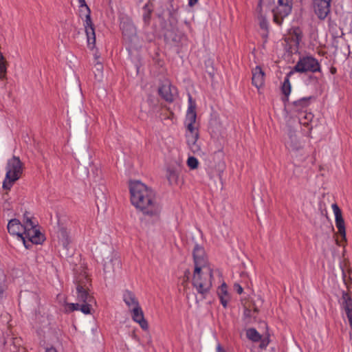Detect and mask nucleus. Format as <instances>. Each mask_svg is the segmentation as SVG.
I'll list each match as a JSON object with an SVG mask.
<instances>
[{
    "label": "nucleus",
    "instance_id": "2eb2a0df",
    "mask_svg": "<svg viewBox=\"0 0 352 352\" xmlns=\"http://www.w3.org/2000/svg\"><path fill=\"white\" fill-rule=\"evenodd\" d=\"M288 138L285 141L286 147L291 151L296 152L302 148V144L298 140L296 131L289 128L287 131Z\"/></svg>",
    "mask_w": 352,
    "mask_h": 352
},
{
    "label": "nucleus",
    "instance_id": "aec40b11",
    "mask_svg": "<svg viewBox=\"0 0 352 352\" xmlns=\"http://www.w3.org/2000/svg\"><path fill=\"white\" fill-rule=\"evenodd\" d=\"M121 29L124 36L129 40L133 41L136 39V30L134 25L131 23H122Z\"/></svg>",
    "mask_w": 352,
    "mask_h": 352
},
{
    "label": "nucleus",
    "instance_id": "a211bd4d",
    "mask_svg": "<svg viewBox=\"0 0 352 352\" xmlns=\"http://www.w3.org/2000/svg\"><path fill=\"white\" fill-rule=\"evenodd\" d=\"M122 299L129 311L140 305L135 294L129 290L124 291Z\"/></svg>",
    "mask_w": 352,
    "mask_h": 352
},
{
    "label": "nucleus",
    "instance_id": "473e14b6",
    "mask_svg": "<svg viewBox=\"0 0 352 352\" xmlns=\"http://www.w3.org/2000/svg\"><path fill=\"white\" fill-rule=\"evenodd\" d=\"M176 177L174 171L170 170L169 172V175L168 176V180L170 181L172 178H175Z\"/></svg>",
    "mask_w": 352,
    "mask_h": 352
},
{
    "label": "nucleus",
    "instance_id": "39448f33",
    "mask_svg": "<svg viewBox=\"0 0 352 352\" xmlns=\"http://www.w3.org/2000/svg\"><path fill=\"white\" fill-rule=\"evenodd\" d=\"M25 228L23 235L30 248L32 243H41L43 241V235L37 228L36 224L28 216V214H25Z\"/></svg>",
    "mask_w": 352,
    "mask_h": 352
},
{
    "label": "nucleus",
    "instance_id": "bb28decb",
    "mask_svg": "<svg viewBox=\"0 0 352 352\" xmlns=\"http://www.w3.org/2000/svg\"><path fill=\"white\" fill-rule=\"evenodd\" d=\"M309 100V98H302L298 100L294 101L293 104L296 111H301L308 106Z\"/></svg>",
    "mask_w": 352,
    "mask_h": 352
},
{
    "label": "nucleus",
    "instance_id": "58836bf2",
    "mask_svg": "<svg viewBox=\"0 0 352 352\" xmlns=\"http://www.w3.org/2000/svg\"><path fill=\"white\" fill-rule=\"evenodd\" d=\"M126 50H128L129 53H131V49L127 47Z\"/></svg>",
    "mask_w": 352,
    "mask_h": 352
},
{
    "label": "nucleus",
    "instance_id": "393cba45",
    "mask_svg": "<svg viewBox=\"0 0 352 352\" xmlns=\"http://www.w3.org/2000/svg\"><path fill=\"white\" fill-rule=\"evenodd\" d=\"M246 336L250 340L254 342H257L261 340V334L254 328L247 329Z\"/></svg>",
    "mask_w": 352,
    "mask_h": 352
},
{
    "label": "nucleus",
    "instance_id": "cd10ccee",
    "mask_svg": "<svg viewBox=\"0 0 352 352\" xmlns=\"http://www.w3.org/2000/svg\"><path fill=\"white\" fill-rule=\"evenodd\" d=\"M94 190L97 199H100L101 201H102V200H105L106 195L104 192L106 190V188L104 186H98L95 188Z\"/></svg>",
    "mask_w": 352,
    "mask_h": 352
},
{
    "label": "nucleus",
    "instance_id": "6e6552de",
    "mask_svg": "<svg viewBox=\"0 0 352 352\" xmlns=\"http://www.w3.org/2000/svg\"><path fill=\"white\" fill-rule=\"evenodd\" d=\"M292 5L289 0H277L276 7L272 10L274 21L278 25L292 12Z\"/></svg>",
    "mask_w": 352,
    "mask_h": 352
},
{
    "label": "nucleus",
    "instance_id": "7c9ffc66",
    "mask_svg": "<svg viewBox=\"0 0 352 352\" xmlns=\"http://www.w3.org/2000/svg\"><path fill=\"white\" fill-rule=\"evenodd\" d=\"M260 27L263 30H267L268 28L267 21L263 17H261L260 19Z\"/></svg>",
    "mask_w": 352,
    "mask_h": 352
},
{
    "label": "nucleus",
    "instance_id": "20e7f679",
    "mask_svg": "<svg viewBox=\"0 0 352 352\" xmlns=\"http://www.w3.org/2000/svg\"><path fill=\"white\" fill-rule=\"evenodd\" d=\"M6 170V173L3 182V188L9 190L13 184L20 178L23 173V166L19 157L13 156L11 159H9Z\"/></svg>",
    "mask_w": 352,
    "mask_h": 352
},
{
    "label": "nucleus",
    "instance_id": "72a5a7b5",
    "mask_svg": "<svg viewBox=\"0 0 352 352\" xmlns=\"http://www.w3.org/2000/svg\"><path fill=\"white\" fill-rule=\"evenodd\" d=\"M188 5L190 7L194 6L198 2V0H188Z\"/></svg>",
    "mask_w": 352,
    "mask_h": 352
},
{
    "label": "nucleus",
    "instance_id": "6ab92c4d",
    "mask_svg": "<svg viewBox=\"0 0 352 352\" xmlns=\"http://www.w3.org/2000/svg\"><path fill=\"white\" fill-rule=\"evenodd\" d=\"M104 252L102 254V261L104 262V270L106 272L110 271V267L109 265L112 263L113 262H117L118 264H119L118 261L116 259H114L113 255V249L110 247H108L107 245L104 246Z\"/></svg>",
    "mask_w": 352,
    "mask_h": 352
},
{
    "label": "nucleus",
    "instance_id": "4be33fe9",
    "mask_svg": "<svg viewBox=\"0 0 352 352\" xmlns=\"http://www.w3.org/2000/svg\"><path fill=\"white\" fill-rule=\"evenodd\" d=\"M67 309L70 311H80L85 314H91V307L89 304L67 303L66 305Z\"/></svg>",
    "mask_w": 352,
    "mask_h": 352
},
{
    "label": "nucleus",
    "instance_id": "ddd939ff",
    "mask_svg": "<svg viewBox=\"0 0 352 352\" xmlns=\"http://www.w3.org/2000/svg\"><path fill=\"white\" fill-rule=\"evenodd\" d=\"M331 208L335 216L336 226L338 228V232L343 239H346L345 225L341 210L336 204H332Z\"/></svg>",
    "mask_w": 352,
    "mask_h": 352
},
{
    "label": "nucleus",
    "instance_id": "423d86ee",
    "mask_svg": "<svg viewBox=\"0 0 352 352\" xmlns=\"http://www.w3.org/2000/svg\"><path fill=\"white\" fill-rule=\"evenodd\" d=\"M296 72L299 73L320 72V64L311 56H306L299 58L294 67Z\"/></svg>",
    "mask_w": 352,
    "mask_h": 352
},
{
    "label": "nucleus",
    "instance_id": "f03ea898",
    "mask_svg": "<svg viewBox=\"0 0 352 352\" xmlns=\"http://www.w3.org/2000/svg\"><path fill=\"white\" fill-rule=\"evenodd\" d=\"M196 105L192 102L190 95H188V107L186 111L185 118V126L186 127V139L189 149L197 155H204V152L201 148L200 144L198 142L199 131L198 128L195 126L197 120V113L195 111Z\"/></svg>",
    "mask_w": 352,
    "mask_h": 352
},
{
    "label": "nucleus",
    "instance_id": "0eeeda50",
    "mask_svg": "<svg viewBox=\"0 0 352 352\" xmlns=\"http://www.w3.org/2000/svg\"><path fill=\"white\" fill-rule=\"evenodd\" d=\"M78 4L80 8V12H82L85 11L84 27L87 35V42L89 45H94L96 42V34L94 24L91 19L90 9L86 4L85 0H78Z\"/></svg>",
    "mask_w": 352,
    "mask_h": 352
},
{
    "label": "nucleus",
    "instance_id": "1a4fd4ad",
    "mask_svg": "<svg viewBox=\"0 0 352 352\" xmlns=\"http://www.w3.org/2000/svg\"><path fill=\"white\" fill-rule=\"evenodd\" d=\"M76 285V299L79 302L83 304H89L94 302V298L88 292L89 280L85 277L82 280L76 278L75 280Z\"/></svg>",
    "mask_w": 352,
    "mask_h": 352
},
{
    "label": "nucleus",
    "instance_id": "4468645a",
    "mask_svg": "<svg viewBox=\"0 0 352 352\" xmlns=\"http://www.w3.org/2000/svg\"><path fill=\"white\" fill-rule=\"evenodd\" d=\"M132 320L138 323L143 330H148V324L147 320L144 318V314L141 306L134 307L129 310Z\"/></svg>",
    "mask_w": 352,
    "mask_h": 352
},
{
    "label": "nucleus",
    "instance_id": "9d476101",
    "mask_svg": "<svg viewBox=\"0 0 352 352\" xmlns=\"http://www.w3.org/2000/svg\"><path fill=\"white\" fill-rule=\"evenodd\" d=\"M25 219L24 218L23 224H21L16 219H11L8 223V230L10 234L16 235L18 240L24 245L26 249H28L29 245H27V241L25 240L23 235L25 228Z\"/></svg>",
    "mask_w": 352,
    "mask_h": 352
},
{
    "label": "nucleus",
    "instance_id": "f8f14e48",
    "mask_svg": "<svg viewBox=\"0 0 352 352\" xmlns=\"http://www.w3.org/2000/svg\"><path fill=\"white\" fill-rule=\"evenodd\" d=\"M331 0H313L316 14L320 19H324L330 12Z\"/></svg>",
    "mask_w": 352,
    "mask_h": 352
},
{
    "label": "nucleus",
    "instance_id": "4c0bfd02",
    "mask_svg": "<svg viewBox=\"0 0 352 352\" xmlns=\"http://www.w3.org/2000/svg\"><path fill=\"white\" fill-rule=\"evenodd\" d=\"M267 344H267H265V343H263V344H261V347H264V346H265Z\"/></svg>",
    "mask_w": 352,
    "mask_h": 352
},
{
    "label": "nucleus",
    "instance_id": "f257e3e1",
    "mask_svg": "<svg viewBox=\"0 0 352 352\" xmlns=\"http://www.w3.org/2000/svg\"><path fill=\"white\" fill-rule=\"evenodd\" d=\"M131 204L144 214L149 216H157L161 207L156 199L155 191L138 180L129 184Z\"/></svg>",
    "mask_w": 352,
    "mask_h": 352
},
{
    "label": "nucleus",
    "instance_id": "c756f323",
    "mask_svg": "<svg viewBox=\"0 0 352 352\" xmlns=\"http://www.w3.org/2000/svg\"><path fill=\"white\" fill-rule=\"evenodd\" d=\"M6 72V66L4 58L0 60V79L3 78Z\"/></svg>",
    "mask_w": 352,
    "mask_h": 352
},
{
    "label": "nucleus",
    "instance_id": "412c9836",
    "mask_svg": "<svg viewBox=\"0 0 352 352\" xmlns=\"http://www.w3.org/2000/svg\"><path fill=\"white\" fill-rule=\"evenodd\" d=\"M57 237L58 239V243L62 245L65 249H68L70 243V238L69 233L66 229L61 228L58 230L57 233Z\"/></svg>",
    "mask_w": 352,
    "mask_h": 352
},
{
    "label": "nucleus",
    "instance_id": "dca6fc26",
    "mask_svg": "<svg viewBox=\"0 0 352 352\" xmlns=\"http://www.w3.org/2000/svg\"><path fill=\"white\" fill-rule=\"evenodd\" d=\"M159 93L166 101L172 102L177 94V90L175 87L169 84H166L160 87Z\"/></svg>",
    "mask_w": 352,
    "mask_h": 352
},
{
    "label": "nucleus",
    "instance_id": "f3484780",
    "mask_svg": "<svg viewBox=\"0 0 352 352\" xmlns=\"http://www.w3.org/2000/svg\"><path fill=\"white\" fill-rule=\"evenodd\" d=\"M252 84L256 88L261 87L265 82V73L260 66H256L252 69Z\"/></svg>",
    "mask_w": 352,
    "mask_h": 352
},
{
    "label": "nucleus",
    "instance_id": "e433bc0d",
    "mask_svg": "<svg viewBox=\"0 0 352 352\" xmlns=\"http://www.w3.org/2000/svg\"><path fill=\"white\" fill-rule=\"evenodd\" d=\"M3 59L2 54L0 52V60Z\"/></svg>",
    "mask_w": 352,
    "mask_h": 352
},
{
    "label": "nucleus",
    "instance_id": "2f4dec72",
    "mask_svg": "<svg viewBox=\"0 0 352 352\" xmlns=\"http://www.w3.org/2000/svg\"><path fill=\"white\" fill-rule=\"evenodd\" d=\"M234 288L236 289L238 294H242L243 289L239 284H235Z\"/></svg>",
    "mask_w": 352,
    "mask_h": 352
},
{
    "label": "nucleus",
    "instance_id": "c9c22d12",
    "mask_svg": "<svg viewBox=\"0 0 352 352\" xmlns=\"http://www.w3.org/2000/svg\"><path fill=\"white\" fill-rule=\"evenodd\" d=\"M217 352H226L223 348L221 347V346L220 344H218L217 346Z\"/></svg>",
    "mask_w": 352,
    "mask_h": 352
},
{
    "label": "nucleus",
    "instance_id": "5701e85b",
    "mask_svg": "<svg viewBox=\"0 0 352 352\" xmlns=\"http://www.w3.org/2000/svg\"><path fill=\"white\" fill-rule=\"evenodd\" d=\"M218 296L223 307H226L230 300V295L228 292V287L225 283H222L218 290Z\"/></svg>",
    "mask_w": 352,
    "mask_h": 352
},
{
    "label": "nucleus",
    "instance_id": "9b49d317",
    "mask_svg": "<svg viewBox=\"0 0 352 352\" xmlns=\"http://www.w3.org/2000/svg\"><path fill=\"white\" fill-rule=\"evenodd\" d=\"M193 258L195 262V269L199 268L200 270L206 269L207 260L206 257L205 250L203 247L196 244L193 249Z\"/></svg>",
    "mask_w": 352,
    "mask_h": 352
},
{
    "label": "nucleus",
    "instance_id": "b1692460",
    "mask_svg": "<svg viewBox=\"0 0 352 352\" xmlns=\"http://www.w3.org/2000/svg\"><path fill=\"white\" fill-rule=\"evenodd\" d=\"M96 63L94 65V74L95 78L98 81H101L103 78V65L98 60V57L95 56Z\"/></svg>",
    "mask_w": 352,
    "mask_h": 352
},
{
    "label": "nucleus",
    "instance_id": "a878e982",
    "mask_svg": "<svg viewBox=\"0 0 352 352\" xmlns=\"http://www.w3.org/2000/svg\"><path fill=\"white\" fill-rule=\"evenodd\" d=\"M281 89L285 96L284 100H288V97L291 93V83L288 76L284 79Z\"/></svg>",
    "mask_w": 352,
    "mask_h": 352
},
{
    "label": "nucleus",
    "instance_id": "7ed1b4c3",
    "mask_svg": "<svg viewBox=\"0 0 352 352\" xmlns=\"http://www.w3.org/2000/svg\"><path fill=\"white\" fill-rule=\"evenodd\" d=\"M212 273L210 267L200 270L195 268L192 278V285L197 292L204 298L212 287Z\"/></svg>",
    "mask_w": 352,
    "mask_h": 352
},
{
    "label": "nucleus",
    "instance_id": "f704fd0d",
    "mask_svg": "<svg viewBox=\"0 0 352 352\" xmlns=\"http://www.w3.org/2000/svg\"><path fill=\"white\" fill-rule=\"evenodd\" d=\"M45 352H58V351H56V349L55 348L50 347V348L46 349Z\"/></svg>",
    "mask_w": 352,
    "mask_h": 352
},
{
    "label": "nucleus",
    "instance_id": "c85d7f7f",
    "mask_svg": "<svg viewBox=\"0 0 352 352\" xmlns=\"http://www.w3.org/2000/svg\"><path fill=\"white\" fill-rule=\"evenodd\" d=\"M186 164L190 170H195L198 168L199 163L195 157L189 156L187 159Z\"/></svg>",
    "mask_w": 352,
    "mask_h": 352
}]
</instances>
